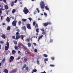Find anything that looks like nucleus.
<instances>
[{
  "mask_svg": "<svg viewBox=\"0 0 73 73\" xmlns=\"http://www.w3.org/2000/svg\"><path fill=\"white\" fill-rule=\"evenodd\" d=\"M23 12H24L25 14H28V13H29V11L28 10V9H27V8L25 7L24 8Z\"/></svg>",
  "mask_w": 73,
  "mask_h": 73,
  "instance_id": "1",
  "label": "nucleus"
},
{
  "mask_svg": "<svg viewBox=\"0 0 73 73\" xmlns=\"http://www.w3.org/2000/svg\"><path fill=\"white\" fill-rule=\"evenodd\" d=\"M40 5L41 9H44L45 5L44 2L42 1L40 3Z\"/></svg>",
  "mask_w": 73,
  "mask_h": 73,
  "instance_id": "2",
  "label": "nucleus"
},
{
  "mask_svg": "<svg viewBox=\"0 0 73 73\" xmlns=\"http://www.w3.org/2000/svg\"><path fill=\"white\" fill-rule=\"evenodd\" d=\"M16 19H15V21L13 22L12 24L13 26H16V23H17V21H15Z\"/></svg>",
  "mask_w": 73,
  "mask_h": 73,
  "instance_id": "3",
  "label": "nucleus"
},
{
  "mask_svg": "<svg viewBox=\"0 0 73 73\" xmlns=\"http://www.w3.org/2000/svg\"><path fill=\"white\" fill-rule=\"evenodd\" d=\"M14 58L13 56H11L9 58V62H11L13 60Z\"/></svg>",
  "mask_w": 73,
  "mask_h": 73,
  "instance_id": "4",
  "label": "nucleus"
},
{
  "mask_svg": "<svg viewBox=\"0 0 73 73\" xmlns=\"http://www.w3.org/2000/svg\"><path fill=\"white\" fill-rule=\"evenodd\" d=\"M41 31H42V34H43V35L46 34V33L45 32L44 29H41Z\"/></svg>",
  "mask_w": 73,
  "mask_h": 73,
  "instance_id": "5",
  "label": "nucleus"
},
{
  "mask_svg": "<svg viewBox=\"0 0 73 73\" xmlns=\"http://www.w3.org/2000/svg\"><path fill=\"white\" fill-rule=\"evenodd\" d=\"M27 28L29 29H31V25H30V24L28 23V24H27Z\"/></svg>",
  "mask_w": 73,
  "mask_h": 73,
  "instance_id": "6",
  "label": "nucleus"
},
{
  "mask_svg": "<svg viewBox=\"0 0 73 73\" xmlns=\"http://www.w3.org/2000/svg\"><path fill=\"white\" fill-rule=\"evenodd\" d=\"M20 35H17L16 36L15 39H19V38H20Z\"/></svg>",
  "mask_w": 73,
  "mask_h": 73,
  "instance_id": "7",
  "label": "nucleus"
},
{
  "mask_svg": "<svg viewBox=\"0 0 73 73\" xmlns=\"http://www.w3.org/2000/svg\"><path fill=\"white\" fill-rule=\"evenodd\" d=\"M1 37L3 39H5L6 38V35L5 34H3L2 35H1Z\"/></svg>",
  "mask_w": 73,
  "mask_h": 73,
  "instance_id": "8",
  "label": "nucleus"
},
{
  "mask_svg": "<svg viewBox=\"0 0 73 73\" xmlns=\"http://www.w3.org/2000/svg\"><path fill=\"white\" fill-rule=\"evenodd\" d=\"M6 20L7 21V22H9L11 21V19L10 18H9V17H7L6 19Z\"/></svg>",
  "mask_w": 73,
  "mask_h": 73,
  "instance_id": "9",
  "label": "nucleus"
},
{
  "mask_svg": "<svg viewBox=\"0 0 73 73\" xmlns=\"http://www.w3.org/2000/svg\"><path fill=\"white\" fill-rule=\"evenodd\" d=\"M4 72H5V73H8L9 71L7 69H5L4 70Z\"/></svg>",
  "mask_w": 73,
  "mask_h": 73,
  "instance_id": "10",
  "label": "nucleus"
},
{
  "mask_svg": "<svg viewBox=\"0 0 73 73\" xmlns=\"http://www.w3.org/2000/svg\"><path fill=\"white\" fill-rule=\"evenodd\" d=\"M9 7L7 5H6L5 6V9H6V10H8V9H9Z\"/></svg>",
  "mask_w": 73,
  "mask_h": 73,
  "instance_id": "11",
  "label": "nucleus"
},
{
  "mask_svg": "<svg viewBox=\"0 0 73 73\" xmlns=\"http://www.w3.org/2000/svg\"><path fill=\"white\" fill-rule=\"evenodd\" d=\"M43 25H44V26H45V27H46V26H47L48 25V22H47V23H44Z\"/></svg>",
  "mask_w": 73,
  "mask_h": 73,
  "instance_id": "12",
  "label": "nucleus"
},
{
  "mask_svg": "<svg viewBox=\"0 0 73 73\" xmlns=\"http://www.w3.org/2000/svg\"><path fill=\"white\" fill-rule=\"evenodd\" d=\"M6 45L7 46V48H8H8H9V46H10L9 44V42H7Z\"/></svg>",
  "mask_w": 73,
  "mask_h": 73,
  "instance_id": "13",
  "label": "nucleus"
},
{
  "mask_svg": "<svg viewBox=\"0 0 73 73\" xmlns=\"http://www.w3.org/2000/svg\"><path fill=\"white\" fill-rule=\"evenodd\" d=\"M43 35H41V36H40L38 38V41H39V40L40 39H41V38H42V37H43Z\"/></svg>",
  "mask_w": 73,
  "mask_h": 73,
  "instance_id": "14",
  "label": "nucleus"
},
{
  "mask_svg": "<svg viewBox=\"0 0 73 73\" xmlns=\"http://www.w3.org/2000/svg\"><path fill=\"white\" fill-rule=\"evenodd\" d=\"M14 48L15 50H19V47H18V46H15Z\"/></svg>",
  "mask_w": 73,
  "mask_h": 73,
  "instance_id": "15",
  "label": "nucleus"
},
{
  "mask_svg": "<svg viewBox=\"0 0 73 73\" xmlns=\"http://www.w3.org/2000/svg\"><path fill=\"white\" fill-rule=\"evenodd\" d=\"M48 58H45L44 59V61L45 63H46V61H48Z\"/></svg>",
  "mask_w": 73,
  "mask_h": 73,
  "instance_id": "16",
  "label": "nucleus"
},
{
  "mask_svg": "<svg viewBox=\"0 0 73 73\" xmlns=\"http://www.w3.org/2000/svg\"><path fill=\"white\" fill-rule=\"evenodd\" d=\"M16 11V10H15V9H13L12 11V13L13 14H14V13H15Z\"/></svg>",
  "mask_w": 73,
  "mask_h": 73,
  "instance_id": "17",
  "label": "nucleus"
},
{
  "mask_svg": "<svg viewBox=\"0 0 73 73\" xmlns=\"http://www.w3.org/2000/svg\"><path fill=\"white\" fill-rule=\"evenodd\" d=\"M16 51L15 50H13L12 51V54H15V52Z\"/></svg>",
  "mask_w": 73,
  "mask_h": 73,
  "instance_id": "18",
  "label": "nucleus"
},
{
  "mask_svg": "<svg viewBox=\"0 0 73 73\" xmlns=\"http://www.w3.org/2000/svg\"><path fill=\"white\" fill-rule=\"evenodd\" d=\"M5 50H8V49L7 46V45L6 46H5Z\"/></svg>",
  "mask_w": 73,
  "mask_h": 73,
  "instance_id": "19",
  "label": "nucleus"
},
{
  "mask_svg": "<svg viewBox=\"0 0 73 73\" xmlns=\"http://www.w3.org/2000/svg\"><path fill=\"white\" fill-rule=\"evenodd\" d=\"M21 39H22L23 40H24V36L23 35H21Z\"/></svg>",
  "mask_w": 73,
  "mask_h": 73,
  "instance_id": "20",
  "label": "nucleus"
},
{
  "mask_svg": "<svg viewBox=\"0 0 73 73\" xmlns=\"http://www.w3.org/2000/svg\"><path fill=\"white\" fill-rule=\"evenodd\" d=\"M24 60L25 62H26L27 60V57L25 56V57H24Z\"/></svg>",
  "mask_w": 73,
  "mask_h": 73,
  "instance_id": "21",
  "label": "nucleus"
},
{
  "mask_svg": "<svg viewBox=\"0 0 73 73\" xmlns=\"http://www.w3.org/2000/svg\"><path fill=\"white\" fill-rule=\"evenodd\" d=\"M36 31L37 33H39V29H36Z\"/></svg>",
  "mask_w": 73,
  "mask_h": 73,
  "instance_id": "22",
  "label": "nucleus"
},
{
  "mask_svg": "<svg viewBox=\"0 0 73 73\" xmlns=\"http://www.w3.org/2000/svg\"><path fill=\"white\" fill-rule=\"evenodd\" d=\"M14 43L15 44H17V43L16 41V40H14L13 41Z\"/></svg>",
  "mask_w": 73,
  "mask_h": 73,
  "instance_id": "23",
  "label": "nucleus"
},
{
  "mask_svg": "<svg viewBox=\"0 0 73 73\" xmlns=\"http://www.w3.org/2000/svg\"><path fill=\"white\" fill-rule=\"evenodd\" d=\"M43 56H44V57H45V58H47V57H48V55H46V54H44Z\"/></svg>",
  "mask_w": 73,
  "mask_h": 73,
  "instance_id": "24",
  "label": "nucleus"
},
{
  "mask_svg": "<svg viewBox=\"0 0 73 73\" xmlns=\"http://www.w3.org/2000/svg\"><path fill=\"white\" fill-rule=\"evenodd\" d=\"M5 58H4L3 59V60H2V62L3 63H4L5 62Z\"/></svg>",
  "mask_w": 73,
  "mask_h": 73,
  "instance_id": "25",
  "label": "nucleus"
},
{
  "mask_svg": "<svg viewBox=\"0 0 73 73\" xmlns=\"http://www.w3.org/2000/svg\"><path fill=\"white\" fill-rule=\"evenodd\" d=\"M11 29V27H10V26H8V27H7V30H10Z\"/></svg>",
  "mask_w": 73,
  "mask_h": 73,
  "instance_id": "26",
  "label": "nucleus"
},
{
  "mask_svg": "<svg viewBox=\"0 0 73 73\" xmlns=\"http://www.w3.org/2000/svg\"><path fill=\"white\" fill-rule=\"evenodd\" d=\"M28 46L29 47H30L31 46V44L30 43H28Z\"/></svg>",
  "mask_w": 73,
  "mask_h": 73,
  "instance_id": "27",
  "label": "nucleus"
},
{
  "mask_svg": "<svg viewBox=\"0 0 73 73\" xmlns=\"http://www.w3.org/2000/svg\"><path fill=\"white\" fill-rule=\"evenodd\" d=\"M45 9L47 10H49V9L48 8V6H45Z\"/></svg>",
  "mask_w": 73,
  "mask_h": 73,
  "instance_id": "28",
  "label": "nucleus"
},
{
  "mask_svg": "<svg viewBox=\"0 0 73 73\" xmlns=\"http://www.w3.org/2000/svg\"><path fill=\"white\" fill-rule=\"evenodd\" d=\"M23 29L25 31H26V27H25V26H23Z\"/></svg>",
  "mask_w": 73,
  "mask_h": 73,
  "instance_id": "29",
  "label": "nucleus"
},
{
  "mask_svg": "<svg viewBox=\"0 0 73 73\" xmlns=\"http://www.w3.org/2000/svg\"><path fill=\"white\" fill-rule=\"evenodd\" d=\"M14 5V2H12V3L11 4V6H13Z\"/></svg>",
  "mask_w": 73,
  "mask_h": 73,
  "instance_id": "30",
  "label": "nucleus"
},
{
  "mask_svg": "<svg viewBox=\"0 0 73 73\" xmlns=\"http://www.w3.org/2000/svg\"><path fill=\"white\" fill-rule=\"evenodd\" d=\"M27 66V64H25L23 66V68H25V67H26V66Z\"/></svg>",
  "mask_w": 73,
  "mask_h": 73,
  "instance_id": "31",
  "label": "nucleus"
},
{
  "mask_svg": "<svg viewBox=\"0 0 73 73\" xmlns=\"http://www.w3.org/2000/svg\"><path fill=\"white\" fill-rule=\"evenodd\" d=\"M23 47L25 50H27V48L26 47H25V46L23 45Z\"/></svg>",
  "mask_w": 73,
  "mask_h": 73,
  "instance_id": "32",
  "label": "nucleus"
},
{
  "mask_svg": "<svg viewBox=\"0 0 73 73\" xmlns=\"http://www.w3.org/2000/svg\"><path fill=\"white\" fill-rule=\"evenodd\" d=\"M17 71V69H14V70H13V71L14 72H16Z\"/></svg>",
  "mask_w": 73,
  "mask_h": 73,
  "instance_id": "33",
  "label": "nucleus"
},
{
  "mask_svg": "<svg viewBox=\"0 0 73 73\" xmlns=\"http://www.w3.org/2000/svg\"><path fill=\"white\" fill-rule=\"evenodd\" d=\"M34 72H36L37 71V70L36 69H34L33 71Z\"/></svg>",
  "mask_w": 73,
  "mask_h": 73,
  "instance_id": "34",
  "label": "nucleus"
},
{
  "mask_svg": "<svg viewBox=\"0 0 73 73\" xmlns=\"http://www.w3.org/2000/svg\"><path fill=\"white\" fill-rule=\"evenodd\" d=\"M18 23L19 25H21L22 22H21V21H19V22Z\"/></svg>",
  "mask_w": 73,
  "mask_h": 73,
  "instance_id": "35",
  "label": "nucleus"
},
{
  "mask_svg": "<svg viewBox=\"0 0 73 73\" xmlns=\"http://www.w3.org/2000/svg\"><path fill=\"white\" fill-rule=\"evenodd\" d=\"M29 68H28V67H26L25 70H27V71H28Z\"/></svg>",
  "mask_w": 73,
  "mask_h": 73,
  "instance_id": "36",
  "label": "nucleus"
},
{
  "mask_svg": "<svg viewBox=\"0 0 73 73\" xmlns=\"http://www.w3.org/2000/svg\"><path fill=\"white\" fill-rule=\"evenodd\" d=\"M18 47H19V48H21V46H20L19 44H18Z\"/></svg>",
  "mask_w": 73,
  "mask_h": 73,
  "instance_id": "37",
  "label": "nucleus"
},
{
  "mask_svg": "<svg viewBox=\"0 0 73 73\" xmlns=\"http://www.w3.org/2000/svg\"><path fill=\"white\" fill-rule=\"evenodd\" d=\"M44 15L45 16V17H47V15L46 13H44Z\"/></svg>",
  "mask_w": 73,
  "mask_h": 73,
  "instance_id": "38",
  "label": "nucleus"
},
{
  "mask_svg": "<svg viewBox=\"0 0 73 73\" xmlns=\"http://www.w3.org/2000/svg\"><path fill=\"white\" fill-rule=\"evenodd\" d=\"M22 21L24 22H25V21H27V19H23Z\"/></svg>",
  "mask_w": 73,
  "mask_h": 73,
  "instance_id": "39",
  "label": "nucleus"
},
{
  "mask_svg": "<svg viewBox=\"0 0 73 73\" xmlns=\"http://www.w3.org/2000/svg\"><path fill=\"white\" fill-rule=\"evenodd\" d=\"M36 10L38 11V13H39V9L38 8H36Z\"/></svg>",
  "mask_w": 73,
  "mask_h": 73,
  "instance_id": "40",
  "label": "nucleus"
},
{
  "mask_svg": "<svg viewBox=\"0 0 73 73\" xmlns=\"http://www.w3.org/2000/svg\"><path fill=\"white\" fill-rule=\"evenodd\" d=\"M35 25H36V23L35 22H34L33 23V26H35Z\"/></svg>",
  "mask_w": 73,
  "mask_h": 73,
  "instance_id": "41",
  "label": "nucleus"
},
{
  "mask_svg": "<svg viewBox=\"0 0 73 73\" xmlns=\"http://www.w3.org/2000/svg\"><path fill=\"white\" fill-rule=\"evenodd\" d=\"M55 66V65L54 64H50V66H51V67H54Z\"/></svg>",
  "mask_w": 73,
  "mask_h": 73,
  "instance_id": "42",
  "label": "nucleus"
},
{
  "mask_svg": "<svg viewBox=\"0 0 73 73\" xmlns=\"http://www.w3.org/2000/svg\"><path fill=\"white\" fill-rule=\"evenodd\" d=\"M12 38L13 39H15V36H12Z\"/></svg>",
  "mask_w": 73,
  "mask_h": 73,
  "instance_id": "43",
  "label": "nucleus"
},
{
  "mask_svg": "<svg viewBox=\"0 0 73 73\" xmlns=\"http://www.w3.org/2000/svg\"><path fill=\"white\" fill-rule=\"evenodd\" d=\"M47 24L48 25H51V23L50 22H47Z\"/></svg>",
  "mask_w": 73,
  "mask_h": 73,
  "instance_id": "44",
  "label": "nucleus"
},
{
  "mask_svg": "<svg viewBox=\"0 0 73 73\" xmlns=\"http://www.w3.org/2000/svg\"><path fill=\"white\" fill-rule=\"evenodd\" d=\"M0 13H2V8L0 9Z\"/></svg>",
  "mask_w": 73,
  "mask_h": 73,
  "instance_id": "45",
  "label": "nucleus"
},
{
  "mask_svg": "<svg viewBox=\"0 0 73 73\" xmlns=\"http://www.w3.org/2000/svg\"><path fill=\"white\" fill-rule=\"evenodd\" d=\"M51 59H52V60H54V57H52L51 58Z\"/></svg>",
  "mask_w": 73,
  "mask_h": 73,
  "instance_id": "46",
  "label": "nucleus"
},
{
  "mask_svg": "<svg viewBox=\"0 0 73 73\" xmlns=\"http://www.w3.org/2000/svg\"><path fill=\"white\" fill-rule=\"evenodd\" d=\"M29 19L30 21H32V18H29Z\"/></svg>",
  "mask_w": 73,
  "mask_h": 73,
  "instance_id": "47",
  "label": "nucleus"
},
{
  "mask_svg": "<svg viewBox=\"0 0 73 73\" xmlns=\"http://www.w3.org/2000/svg\"><path fill=\"white\" fill-rule=\"evenodd\" d=\"M53 41V40H52V39H51L50 40V43H52V42Z\"/></svg>",
  "mask_w": 73,
  "mask_h": 73,
  "instance_id": "48",
  "label": "nucleus"
},
{
  "mask_svg": "<svg viewBox=\"0 0 73 73\" xmlns=\"http://www.w3.org/2000/svg\"><path fill=\"white\" fill-rule=\"evenodd\" d=\"M17 31L18 32H20V30L19 29H17Z\"/></svg>",
  "mask_w": 73,
  "mask_h": 73,
  "instance_id": "49",
  "label": "nucleus"
},
{
  "mask_svg": "<svg viewBox=\"0 0 73 73\" xmlns=\"http://www.w3.org/2000/svg\"><path fill=\"white\" fill-rule=\"evenodd\" d=\"M35 27V28H36V27L38 28V25L37 24H36Z\"/></svg>",
  "mask_w": 73,
  "mask_h": 73,
  "instance_id": "50",
  "label": "nucleus"
},
{
  "mask_svg": "<svg viewBox=\"0 0 73 73\" xmlns=\"http://www.w3.org/2000/svg\"><path fill=\"white\" fill-rule=\"evenodd\" d=\"M27 41H28V42H29V41H30V39H29V38H28L27 39Z\"/></svg>",
  "mask_w": 73,
  "mask_h": 73,
  "instance_id": "51",
  "label": "nucleus"
},
{
  "mask_svg": "<svg viewBox=\"0 0 73 73\" xmlns=\"http://www.w3.org/2000/svg\"><path fill=\"white\" fill-rule=\"evenodd\" d=\"M36 13H37V11L36 10H35V12H34V14H36Z\"/></svg>",
  "mask_w": 73,
  "mask_h": 73,
  "instance_id": "52",
  "label": "nucleus"
},
{
  "mask_svg": "<svg viewBox=\"0 0 73 73\" xmlns=\"http://www.w3.org/2000/svg\"><path fill=\"white\" fill-rule=\"evenodd\" d=\"M37 63H38V64H39V60H37Z\"/></svg>",
  "mask_w": 73,
  "mask_h": 73,
  "instance_id": "53",
  "label": "nucleus"
},
{
  "mask_svg": "<svg viewBox=\"0 0 73 73\" xmlns=\"http://www.w3.org/2000/svg\"><path fill=\"white\" fill-rule=\"evenodd\" d=\"M3 1L5 3H6V0H3Z\"/></svg>",
  "mask_w": 73,
  "mask_h": 73,
  "instance_id": "54",
  "label": "nucleus"
},
{
  "mask_svg": "<svg viewBox=\"0 0 73 73\" xmlns=\"http://www.w3.org/2000/svg\"><path fill=\"white\" fill-rule=\"evenodd\" d=\"M20 58H21V56H19V57H18L17 59L18 60L20 59Z\"/></svg>",
  "mask_w": 73,
  "mask_h": 73,
  "instance_id": "55",
  "label": "nucleus"
},
{
  "mask_svg": "<svg viewBox=\"0 0 73 73\" xmlns=\"http://www.w3.org/2000/svg\"><path fill=\"white\" fill-rule=\"evenodd\" d=\"M35 52H37V50L36 49H35Z\"/></svg>",
  "mask_w": 73,
  "mask_h": 73,
  "instance_id": "56",
  "label": "nucleus"
},
{
  "mask_svg": "<svg viewBox=\"0 0 73 73\" xmlns=\"http://www.w3.org/2000/svg\"><path fill=\"white\" fill-rule=\"evenodd\" d=\"M33 44L34 46H36V43H33Z\"/></svg>",
  "mask_w": 73,
  "mask_h": 73,
  "instance_id": "57",
  "label": "nucleus"
},
{
  "mask_svg": "<svg viewBox=\"0 0 73 73\" xmlns=\"http://www.w3.org/2000/svg\"><path fill=\"white\" fill-rule=\"evenodd\" d=\"M16 34L17 35H18L19 34V33L18 32H17V33H16Z\"/></svg>",
  "mask_w": 73,
  "mask_h": 73,
  "instance_id": "58",
  "label": "nucleus"
},
{
  "mask_svg": "<svg viewBox=\"0 0 73 73\" xmlns=\"http://www.w3.org/2000/svg\"><path fill=\"white\" fill-rule=\"evenodd\" d=\"M0 43H1L3 44V41H1Z\"/></svg>",
  "mask_w": 73,
  "mask_h": 73,
  "instance_id": "59",
  "label": "nucleus"
},
{
  "mask_svg": "<svg viewBox=\"0 0 73 73\" xmlns=\"http://www.w3.org/2000/svg\"><path fill=\"white\" fill-rule=\"evenodd\" d=\"M17 0H15L14 3H16V2H17Z\"/></svg>",
  "mask_w": 73,
  "mask_h": 73,
  "instance_id": "60",
  "label": "nucleus"
},
{
  "mask_svg": "<svg viewBox=\"0 0 73 73\" xmlns=\"http://www.w3.org/2000/svg\"><path fill=\"white\" fill-rule=\"evenodd\" d=\"M11 18H12V19H14L15 18L14 17H11Z\"/></svg>",
  "mask_w": 73,
  "mask_h": 73,
  "instance_id": "61",
  "label": "nucleus"
},
{
  "mask_svg": "<svg viewBox=\"0 0 73 73\" xmlns=\"http://www.w3.org/2000/svg\"><path fill=\"white\" fill-rule=\"evenodd\" d=\"M41 73H46V72H45V71H44L43 72H41Z\"/></svg>",
  "mask_w": 73,
  "mask_h": 73,
  "instance_id": "62",
  "label": "nucleus"
},
{
  "mask_svg": "<svg viewBox=\"0 0 73 73\" xmlns=\"http://www.w3.org/2000/svg\"><path fill=\"white\" fill-rule=\"evenodd\" d=\"M3 18V16H1V20H2Z\"/></svg>",
  "mask_w": 73,
  "mask_h": 73,
  "instance_id": "63",
  "label": "nucleus"
},
{
  "mask_svg": "<svg viewBox=\"0 0 73 73\" xmlns=\"http://www.w3.org/2000/svg\"><path fill=\"white\" fill-rule=\"evenodd\" d=\"M18 53H21L20 51H18Z\"/></svg>",
  "mask_w": 73,
  "mask_h": 73,
  "instance_id": "64",
  "label": "nucleus"
}]
</instances>
